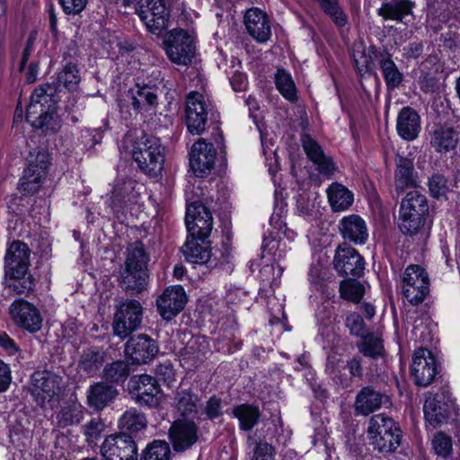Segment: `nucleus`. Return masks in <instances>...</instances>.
<instances>
[{
    "mask_svg": "<svg viewBox=\"0 0 460 460\" xmlns=\"http://www.w3.org/2000/svg\"><path fill=\"white\" fill-rule=\"evenodd\" d=\"M136 10L151 33L160 35L168 27L170 11L164 0H138Z\"/></svg>",
    "mask_w": 460,
    "mask_h": 460,
    "instance_id": "0eeeda50",
    "label": "nucleus"
},
{
    "mask_svg": "<svg viewBox=\"0 0 460 460\" xmlns=\"http://www.w3.org/2000/svg\"><path fill=\"white\" fill-rule=\"evenodd\" d=\"M205 413L208 418L214 420L222 415L221 411V400L216 396H212L205 406Z\"/></svg>",
    "mask_w": 460,
    "mask_h": 460,
    "instance_id": "e2e57ef3",
    "label": "nucleus"
},
{
    "mask_svg": "<svg viewBox=\"0 0 460 460\" xmlns=\"http://www.w3.org/2000/svg\"><path fill=\"white\" fill-rule=\"evenodd\" d=\"M346 326L350 334L362 338L367 333L366 325L363 318L357 313L349 314L346 318Z\"/></svg>",
    "mask_w": 460,
    "mask_h": 460,
    "instance_id": "4d7b16f0",
    "label": "nucleus"
},
{
    "mask_svg": "<svg viewBox=\"0 0 460 460\" xmlns=\"http://www.w3.org/2000/svg\"><path fill=\"white\" fill-rule=\"evenodd\" d=\"M358 351L365 357L376 359L384 356L383 340L375 333H367L357 342Z\"/></svg>",
    "mask_w": 460,
    "mask_h": 460,
    "instance_id": "ea45409f",
    "label": "nucleus"
},
{
    "mask_svg": "<svg viewBox=\"0 0 460 460\" xmlns=\"http://www.w3.org/2000/svg\"><path fill=\"white\" fill-rule=\"evenodd\" d=\"M348 367L352 376L361 377L363 375V368L361 359L359 357H354L348 362Z\"/></svg>",
    "mask_w": 460,
    "mask_h": 460,
    "instance_id": "338daca9",
    "label": "nucleus"
},
{
    "mask_svg": "<svg viewBox=\"0 0 460 460\" xmlns=\"http://www.w3.org/2000/svg\"><path fill=\"white\" fill-rule=\"evenodd\" d=\"M100 452L103 460H137L138 456L135 440L123 431L106 437Z\"/></svg>",
    "mask_w": 460,
    "mask_h": 460,
    "instance_id": "9b49d317",
    "label": "nucleus"
},
{
    "mask_svg": "<svg viewBox=\"0 0 460 460\" xmlns=\"http://www.w3.org/2000/svg\"><path fill=\"white\" fill-rule=\"evenodd\" d=\"M429 205L426 197L417 190L409 191L401 202L399 228L404 234L416 235L424 226Z\"/></svg>",
    "mask_w": 460,
    "mask_h": 460,
    "instance_id": "7ed1b4c3",
    "label": "nucleus"
},
{
    "mask_svg": "<svg viewBox=\"0 0 460 460\" xmlns=\"http://www.w3.org/2000/svg\"><path fill=\"white\" fill-rule=\"evenodd\" d=\"M339 230L344 240L354 244H364L368 238L365 220L356 214L342 217L339 223Z\"/></svg>",
    "mask_w": 460,
    "mask_h": 460,
    "instance_id": "b1692460",
    "label": "nucleus"
},
{
    "mask_svg": "<svg viewBox=\"0 0 460 460\" xmlns=\"http://www.w3.org/2000/svg\"><path fill=\"white\" fill-rule=\"evenodd\" d=\"M216 154L214 146L203 139H199L192 146L190 165L198 177L205 176L213 169Z\"/></svg>",
    "mask_w": 460,
    "mask_h": 460,
    "instance_id": "aec40b11",
    "label": "nucleus"
},
{
    "mask_svg": "<svg viewBox=\"0 0 460 460\" xmlns=\"http://www.w3.org/2000/svg\"><path fill=\"white\" fill-rule=\"evenodd\" d=\"M169 60L179 66H189L196 55L195 35L181 28L169 31L163 40Z\"/></svg>",
    "mask_w": 460,
    "mask_h": 460,
    "instance_id": "423d86ee",
    "label": "nucleus"
},
{
    "mask_svg": "<svg viewBox=\"0 0 460 460\" xmlns=\"http://www.w3.org/2000/svg\"><path fill=\"white\" fill-rule=\"evenodd\" d=\"M301 144L306 156L316 165L321 174L330 176L335 172L336 167L332 159L324 154L322 146L310 135L303 134Z\"/></svg>",
    "mask_w": 460,
    "mask_h": 460,
    "instance_id": "4be33fe9",
    "label": "nucleus"
},
{
    "mask_svg": "<svg viewBox=\"0 0 460 460\" xmlns=\"http://www.w3.org/2000/svg\"><path fill=\"white\" fill-rule=\"evenodd\" d=\"M185 120L191 134L200 135L208 120L207 105L202 94L190 93L186 98Z\"/></svg>",
    "mask_w": 460,
    "mask_h": 460,
    "instance_id": "f3484780",
    "label": "nucleus"
},
{
    "mask_svg": "<svg viewBox=\"0 0 460 460\" xmlns=\"http://www.w3.org/2000/svg\"><path fill=\"white\" fill-rule=\"evenodd\" d=\"M131 389L136 391L137 399L140 403L149 407L156 406L159 403L157 394L159 387L156 380L147 375L133 376L130 380Z\"/></svg>",
    "mask_w": 460,
    "mask_h": 460,
    "instance_id": "bb28decb",
    "label": "nucleus"
},
{
    "mask_svg": "<svg viewBox=\"0 0 460 460\" xmlns=\"http://www.w3.org/2000/svg\"><path fill=\"white\" fill-rule=\"evenodd\" d=\"M181 250L186 261L193 264H207L211 258L208 243L195 236L189 235Z\"/></svg>",
    "mask_w": 460,
    "mask_h": 460,
    "instance_id": "473e14b6",
    "label": "nucleus"
},
{
    "mask_svg": "<svg viewBox=\"0 0 460 460\" xmlns=\"http://www.w3.org/2000/svg\"><path fill=\"white\" fill-rule=\"evenodd\" d=\"M416 187L418 182L413 162L405 157H398L394 172V189L397 195L402 194L407 189Z\"/></svg>",
    "mask_w": 460,
    "mask_h": 460,
    "instance_id": "c85d7f7f",
    "label": "nucleus"
},
{
    "mask_svg": "<svg viewBox=\"0 0 460 460\" xmlns=\"http://www.w3.org/2000/svg\"><path fill=\"white\" fill-rule=\"evenodd\" d=\"M149 273L121 265L119 270V286L130 295L141 294L148 285Z\"/></svg>",
    "mask_w": 460,
    "mask_h": 460,
    "instance_id": "393cba45",
    "label": "nucleus"
},
{
    "mask_svg": "<svg viewBox=\"0 0 460 460\" xmlns=\"http://www.w3.org/2000/svg\"><path fill=\"white\" fill-rule=\"evenodd\" d=\"M57 87L44 84L35 88L27 107L26 120L40 134H55L61 127L56 111Z\"/></svg>",
    "mask_w": 460,
    "mask_h": 460,
    "instance_id": "f257e3e1",
    "label": "nucleus"
},
{
    "mask_svg": "<svg viewBox=\"0 0 460 460\" xmlns=\"http://www.w3.org/2000/svg\"><path fill=\"white\" fill-rule=\"evenodd\" d=\"M138 184L132 179H119L113 189L111 207L116 213L137 203L139 198Z\"/></svg>",
    "mask_w": 460,
    "mask_h": 460,
    "instance_id": "5701e85b",
    "label": "nucleus"
},
{
    "mask_svg": "<svg viewBox=\"0 0 460 460\" xmlns=\"http://www.w3.org/2000/svg\"><path fill=\"white\" fill-rule=\"evenodd\" d=\"M400 428L396 425L393 419L385 414H376L369 420L367 433L370 442H374L376 436H385L388 432L395 431Z\"/></svg>",
    "mask_w": 460,
    "mask_h": 460,
    "instance_id": "58836bf2",
    "label": "nucleus"
},
{
    "mask_svg": "<svg viewBox=\"0 0 460 460\" xmlns=\"http://www.w3.org/2000/svg\"><path fill=\"white\" fill-rule=\"evenodd\" d=\"M31 251L21 241H13L4 258L5 288L16 295H27L35 287L32 275L28 274Z\"/></svg>",
    "mask_w": 460,
    "mask_h": 460,
    "instance_id": "f03ea898",
    "label": "nucleus"
},
{
    "mask_svg": "<svg viewBox=\"0 0 460 460\" xmlns=\"http://www.w3.org/2000/svg\"><path fill=\"white\" fill-rule=\"evenodd\" d=\"M402 430L397 429V432H388L385 436H376L375 441L371 443L375 449L382 453H390L394 451L401 444Z\"/></svg>",
    "mask_w": 460,
    "mask_h": 460,
    "instance_id": "8fccbe9b",
    "label": "nucleus"
},
{
    "mask_svg": "<svg viewBox=\"0 0 460 460\" xmlns=\"http://www.w3.org/2000/svg\"><path fill=\"white\" fill-rule=\"evenodd\" d=\"M386 396L371 386L363 387L357 394L355 400V411L357 414L367 416L378 410Z\"/></svg>",
    "mask_w": 460,
    "mask_h": 460,
    "instance_id": "7c9ffc66",
    "label": "nucleus"
},
{
    "mask_svg": "<svg viewBox=\"0 0 460 460\" xmlns=\"http://www.w3.org/2000/svg\"><path fill=\"white\" fill-rule=\"evenodd\" d=\"M104 362V353L100 350L87 349L79 360L80 368L87 374L95 373Z\"/></svg>",
    "mask_w": 460,
    "mask_h": 460,
    "instance_id": "09e8293b",
    "label": "nucleus"
},
{
    "mask_svg": "<svg viewBox=\"0 0 460 460\" xmlns=\"http://www.w3.org/2000/svg\"><path fill=\"white\" fill-rule=\"evenodd\" d=\"M339 291L341 298L358 304L365 294V287L355 279H346L341 281Z\"/></svg>",
    "mask_w": 460,
    "mask_h": 460,
    "instance_id": "c03bdc74",
    "label": "nucleus"
},
{
    "mask_svg": "<svg viewBox=\"0 0 460 460\" xmlns=\"http://www.w3.org/2000/svg\"><path fill=\"white\" fill-rule=\"evenodd\" d=\"M13 322L30 332H38L42 325V317L39 309L24 299H17L9 307Z\"/></svg>",
    "mask_w": 460,
    "mask_h": 460,
    "instance_id": "2eb2a0df",
    "label": "nucleus"
},
{
    "mask_svg": "<svg viewBox=\"0 0 460 460\" xmlns=\"http://www.w3.org/2000/svg\"><path fill=\"white\" fill-rule=\"evenodd\" d=\"M396 131L404 140L416 139L420 131V117L411 107H403L398 113L396 119Z\"/></svg>",
    "mask_w": 460,
    "mask_h": 460,
    "instance_id": "cd10ccee",
    "label": "nucleus"
},
{
    "mask_svg": "<svg viewBox=\"0 0 460 460\" xmlns=\"http://www.w3.org/2000/svg\"><path fill=\"white\" fill-rule=\"evenodd\" d=\"M80 81L81 76L77 66L72 63L66 65L58 75V83L69 91L75 90Z\"/></svg>",
    "mask_w": 460,
    "mask_h": 460,
    "instance_id": "603ef678",
    "label": "nucleus"
},
{
    "mask_svg": "<svg viewBox=\"0 0 460 460\" xmlns=\"http://www.w3.org/2000/svg\"><path fill=\"white\" fill-rule=\"evenodd\" d=\"M132 158L145 173L156 176L162 171L164 162L160 139L147 135L137 138L133 145Z\"/></svg>",
    "mask_w": 460,
    "mask_h": 460,
    "instance_id": "39448f33",
    "label": "nucleus"
},
{
    "mask_svg": "<svg viewBox=\"0 0 460 460\" xmlns=\"http://www.w3.org/2000/svg\"><path fill=\"white\" fill-rule=\"evenodd\" d=\"M429 291V279L420 265L408 266L402 276V293L412 305L421 304Z\"/></svg>",
    "mask_w": 460,
    "mask_h": 460,
    "instance_id": "1a4fd4ad",
    "label": "nucleus"
},
{
    "mask_svg": "<svg viewBox=\"0 0 460 460\" xmlns=\"http://www.w3.org/2000/svg\"><path fill=\"white\" fill-rule=\"evenodd\" d=\"M169 438L176 452H184L198 440V427L193 421L176 420L169 429Z\"/></svg>",
    "mask_w": 460,
    "mask_h": 460,
    "instance_id": "412c9836",
    "label": "nucleus"
},
{
    "mask_svg": "<svg viewBox=\"0 0 460 460\" xmlns=\"http://www.w3.org/2000/svg\"><path fill=\"white\" fill-rule=\"evenodd\" d=\"M185 222L190 236L206 240L211 233L212 215L200 202H193L187 207Z\"/></svg>",
    "mask_w": 460,
    "mask_h": 460,
    "instance_id": "4468645a",
    "label": "nucleus"
},
{
    "mask_svg": "<svg viewBox=\"0 0 460 460\" xmlns=\"http://www.w3.org/2000/svg\"><path fill=\"white\" fill-rule=\"evenodd\" d=\"M12 381L11 370L7 364L0 360V393L8 389Z\"/></svg>",
    "mask_w": 460,
    "mask_h": 460,
    "instance_id": "69168bd1",
    "label": "nucleus"
},
{
    "mask_svg": "<svg viewBox=\"0 0 460 460\" xmlns=\"http://www.w3.org/2000/svg\"><path fill=\"white\" fill-rule=\"evenodd\" d=\"M156 375L167 384L174 380V369L170 362L159 364L155 368Z\"/></svg>",
    "mask_w": 460,
    "mask_h": 460,
    "instance_id": "0e129e2a",
    "label": "nucleus"
},
{
    "mask_svg": "<svg viewBox=\"0 0 460 460\" xmlns=\"http://www.w3.org/2000/svg\"><path fill=\"white\" fill-rule=\"evenodd\" d=\"M275 84L279 93L288 101L296 100V89L291 75L284 69L279 68L275 74Z\"/></svg>",
    "mask_w": 460,
    "mask_h": 460,
    "instance_id": "49530a36",
    "label": "nucleus"
},
{
    "mask_svg": "<svg viewBox=\"0 0 460 460\" xmlns=\"http://www.w3.org/2000/svg\"><path fill=\"white\" fill-rule=\"evenodd\" d=\"M104 429L103 422L99 419H93L84 426V435L89 445L93 444Z\"/></svg>",
    "mask_w": 460,
    "mask_h": 460,
    "instance_id": "bf43d9fd",
    "label": "nucleus"
},
{
    "mask_svg": "<svg viewBox=\"0 0 460 460\" xmlns=\"http://www.w3.org/2000/svg\"><path fill=\"white\" fill-rule=\"evenodd\" d=\"M357 72L360 76L370 71L371 57L367 55L365 50L354 49L352 54Z\"/></svg>",
    "mask_w": 460,
    "mask_h": 460,
    "instance_id": "13d9d810",
    "label": "nucleus"
},
{
    "mask_svg": "<svg viewBox=\"0 0 460 460\" xmlns=\"http://www.w3.org/2000/svg\"><path fill=\"white\" fill-rule=\"evenodd\" d=\"M143 319V307L135 299H127L118 307L114 314L112 328L116 336L124 339L137 330Z\"/></svg>",
    "mask_w": 460,
    "mask_h": 460,
    "instance_id": "6e6552de",
    "label": "nucleus"
},
{
    "mask_svg": "<svg viewBox=\"0 0 460 460\" xmlns=\"http://www.w3.org/2000/svg\"><path fill=\"white\" fill-rule=\"evenodd\" d=\"M149 254L141 242L128 244L125 252L123 266L148 271Z\"/></svg>",
    "mask_w": 460,
    "mask_h": 460,
    "instance_id": "e433bc0d",
    "label": "nucleus"
},
{
    "mask_svg": "<svg viewBox=\"0 0 460 460\" xmlns=\"http://www.w3.org/2000/svg\"><path fill=\"white\" fill-rule=\"evenodd\" d=\"M146 416L135 408L126 411L119 420V429L129 432H138L146 429Z\"/></svg>",
    "mask_w": 460,
    "mask_h": 460,
    "instance_id": "37998d69",
    "label": "nucleus"
},
{
    "mask_svg": "<svg viewBox=\"0 0 460 460\" xmlns=\"http://www.w3.org/2000/svg\"><path fill=\"white\" fill-rule=\"evenodd\" d=\"M380 66L387 86L392 89L397 87L402 83V75L394 62L390 58H385L380 61Z\"/></svg>",
    "mask_w": 460,
    "mask_h": 460,
    "instance_id": "864d4df0",
    "label": "nucleus"
},
{
    "mask_svg": "<svg viewBox=\"0 0 460 460\" xmlns=\"http://www.w3.org/2000/svg\"><path fill=\"white\" fill-rule=\"evenodd\" d=\"M88 0H59L66 14H79L86 6Z\"/></svg>",
    "mask_w": 460,
    "mask_h": 460,
    "instance_id": "680f3d73",
    "label": "nucleus"
},
{
    "mask_svg": "<svg viewBox=\"0 0 460 460\" xmlns=\"http://www.w3.org/2000/svg\"><path fill=\"white\" fill-rule=\"evenodd\" d=\"M458 142V132L450 126H438L430 134V146L438 153L455 150Z\"/></svg>",
    "mask_w": 460,
    "mask_h": 460,
    "instance_id": "2f4dec72",
    "label": "nucleus"
},
{
    "mask_svg": "<svg viewBox=\"0 0 460 460\" xmlns=\"http://www.w3.org/2000/svg\"><path fill=\"white\" fill-rule=\"evenodd\" d=\"M128 365L121 360L108 364L103 369V377L111 383H122L128 378Z\"/></svg>",
    "mask_w": 460,
    "mask_h": 460,
    "instance_id": "3c124183",
    "label": "nucleus"
},
{
    "mask_svg": "<svg viewBox=\"0 0 460 460\" xmlns=\"http://www.w3.org/2000/svg\"><path fill=\"white\" fill-rule=\"evenodd\" d=\"M118 394L115 387L104 383H97L92 385L88 391V404L91 408L101 411L111 402Z\"/></svg>",
    "mask_w": 460,
    "mask_h": 460,
    "instance_id": "f704fd0d",
    "label": "nucleus"
},
{
    "mask_svg": "<svg viewBox=\"0 0 460 460\" xmlns=\"http://www.w3.org/2000/svg\"><path fill=\"white\" fill-rule=\"evenodd\" d=\"M159 93L161 91L155 85L137 84L136 90L132 92V105L136 110L153 114L158 105Z\"/></svg>",
    "mask_w": 460,
    "mask_h": 460,
    "instance_id": "c756f323",
    "label": "nucleus"
},
{
    "mask_svg": "<svg viewBox=\"0 0 460 460\" xmlns=\"http://www.w3.org/2000/svg\"><path fill=\"white\" fill-rule=\"evenodd\" d=\"M432 447L438 456L447 457L452 452V439L444 432H438L432 439Z\"/></svg>",
    "mask_w": 460,
    "mask_h": 460,
    "instance_id": "6e6d98bb",
    "label": "nucleus"
},
{
    "mask_svg": "<svg viewBox=\"0 0 460 460\" xmlns=\"http://www.w3.org/2000/svg\"><path fill=\"white\" fill-rule=\"evenodd\" d=\"M325 14L330 16L338 27H344L348 16L341 7L339 0H316Z\"/></svg>",
    "mask_w": 460,
    "mask_h": 460,
    "instance_id": "de8ad7c7",
    "label": "nucleus"
},
{
    "mask_svg": "<svg viewBox=\"0 0 460 460\" xmlns=\"http://www.w3.org/2000/svg\"><path fill=\"white\" fill-rule=\"evenodd\" d=\"M204 351L200 349L198 339H193L180 351V361L187 368L197 367L204 358Z\"/></svg>",
    "mask_w": 460,
    "mask_h": 460,
    "instance_id": "79ce46f5",
    "label": "nucleus"
},
{
    "mask_svg": "<svg viewBox=\"0 0 460 460\" xmlns=\"http://www.w3.org/2000/svg\"><path fill=\"white\" fill-rule=\"evenodd\" d=\"M187 303V296L182 287L175 286L166 288L156 299L160 315L166 321L180 314Z\"/></svg>",
    "mask_w": 460,
    "mask_h": 460,
    "instance_id": "6ab92c4d",
    "label": "nucleus"
},
{
    "mask_svg": "<svg viewBox=\"0 0 460 460\" xmlns=\"http://www.w3.org/2000/svg\"><path fill=\"white\" fill-rule=\"evenodd\" d=\"M411 374L419 386H427L434 381L438 374V363L430 350L420 348L414 351Z\"/></svg>",
    "mask_w": 460,
    "mask_h": 460,
    "instance_id": "ddd939ff",
    "label": "nucleus"
},
{
    "mask_svg": "<svg viewBox=\"0 0 460 460\" xmlns=\"http://www.w3.org/2000/svg\"><path fill=\"white\" fill-rule=\"evenodd\" d=\"M158 351L156 342L146 334L130 337L125 346L126 355L137 364L150 362L156 357Z\"/></svg>",
    "mask_w": 460,
    "mask_h": 460,
    "instance_id": "a211bd4d",
    "label": "nucleus"
},
{
    "mask_svg": "<svg viewBox=\"0 0 460 460\" xmlns=\"http://www.w3.org/2000/svg\"><path fill=\"white\" fill-rule=\"evenodd\" d=\"M0 347L7 350L10 354H13L18 350L13 340L6 333H0Z\"/></svg>",
    "mask_w": 460,
    "mask_h": 460,
    "instance_id": "774afa93",
    "label": "nucleus"
},
{
    "mask_svg": "<svg viewBox=\"0 0 460 460\" xmlns=\"http://www.w3.org/2000/svg\"><path fill=\"white\" fill-rule=\"evenodd\" d=\"M173 404L178 412L184 417L194 415L201 407L200 398L190 388L177 390Z\"/></svg>",
    "mask_w": 460,
    "mask_h": 460,
    "instance_id": "c9c22d12",
    "label": "nucleus"
},
{
    "mask_svg": "<svg viewBox=\"0 0 460 460\" xmlns=\"http://www.w3.org/2000/svg\"><path fill=\"white\" fill-rule=\"evenodd\" d=\"M413 4L409 0H394L384 3L377 13L385 20L402 22L411 13Z\"/></svg>",
    "mask_w": 460,
    "mask_h": 460,
    "instance_id": "4c0bfd02",
    "label": "nucleus"
},
{
    "mask_svg": "<svg viewBox=\"0 0 460 460\" xmlns=\"http://www.w3.org/2000/svg\"><path fill=\"white\" fill-rule=\"evenodd\" d=\"M429 189L433 198H446L449 191L447 180L442 174H434L429 181Z\"/></svg>",
    "mask_w": 460,
    "mask_h": 460,
    "instance_id": "5fc2aeb1",
    "label": "nucleus"
},
{
    "mask_svg": "<svg viewBox=\"0 0 460 460\" xmlns=\"http://www.w3.org/2000/svg\"><path fill=\"white\" fill-rule=\"evenodd\" d=\"M248 33L258 42H266L271 35V28L267 14L259 8L248 10L244 15Z\"/></svg>",
    "mask_w": 460,
    "mask_h": 460,
    "instance_id": "a878e982",
    "label": "nucleus"
},
{
    "mask_svg": "<svg viewBox=\"0 0 460 460\" xmlns=\"http://www.w3.org/2000/svg\"><path fill=\"white\" fill-rule=\"evenodd\" d=\"M326 193L331 208L334 212L345 211L353 204L354 194L341 183L332 182Z\"/></svg>",
    "mask_w": 460,
    "mask_h": 460,
    "instance_id": "72a5a7b5",
    "label": "nucleus"
},
{
    "mask_svg": "<svg viewBox=\"0 0 460 460\" xmlns=\"http://www.w3.org/2000/svg\"><path fill=\"white\" fill-rule=\"evenodd\" d=\"M333 268L340 276L360 278L365 270V261L358 252L347 243L339 244L333 257Z\"/></svg>",
    "mask_w": 460,
    "mask_h": 460,
    "instance_id": "f8f14e48",
    "label": "nucleus"
},
{
    "mask_svg": "<svg viewBox=\"0 0 460 460\" xmlns=\"http://www.w3.org/2000/svg\"><path fill=\"white\" fill-rule=\"evenodd\" d=\"M275 455L274 447L265 441L256 444L252 460H273Z\"/></svg>",
    "mask_w": 460,
    "mask_h": 460,
    "instance_id": "052dcab7",
    "label": "nucleus"
},
{
    "mask_svg": "<svg viewBox=\"0 0 460 460\" xmlns=\"http://www.w3.org/2000/svg\"><path fill=\"white\" fill-rule=\"evenodd\" d=\"M62 383L63 377L52 371H36L31 377V394L39 405L44 406L58 396Z\"/></svg>",
    "mask_w": 460,
    "mask_h": 460,
    "instance_id": "9d476101",
    "label": "nucleus"
},
{
    "mask_svg": "<svg viewBox=\"0 0 460 460\" xmlns=\"http://www.w3.org/2000/svg\"><path fill=\"white\" fill-rule=\"evenodd\" d=\"M453 409V402L444 392L430 394L423 406L425 420L433 428H438L447 422Z\"/></svg>",
    "mask_w": 460,
    "mask_h": 460,
    "instance_id": "dca6fc26",
    "label": "nucleus"
},
{
    "mask_svg": "<svg viewBox=\"0 0 460 460\" xmlns=\"http://www.w3.org/2000/svg\"><path fill=\"white\" fill-rule=\"evenodd\" d=\"M28 165L24 169L18 190L24 196H32L41 188L49 165V155L44 147L32 148L27 157Z\"/></svg>",
    "mask_w": 460,
    "mask_h": 460,
    "instance_id": "20e7f679",
    "label": "nucleus"
},
{
    "mask_svg": "<svg viewBox=\"0 0 460 460\" xmlns=\"http://www.w3.org/2000/svg\"><path fill=\"white\" fill-rule=\"evenodd\" d=\"M171 448L164 440H154L141 454L140 460H170Z\"/></svg>",
    "mask_w": 460,
    "mask_h": 460,
    "instance_id": "a18cd8bd",
    "label": "nucleus"
},
{
    "mask_svg": "<svg viewBox=\"0 0 460 460\" xmlns=\"http://www.w3.org/2000/svg\"><path fill=\"white\" fill-rule=\"evenodd\" d=\"M233 414L239 420L243 430H251L258 422L261 411L257 406L241 404L234 408Z\"/></svg>",
    "mask_w": 460,
    "mask_h": 460,
    "instance_id": "a19ab883",
    "label": "nucleus"
}]
</instances>
